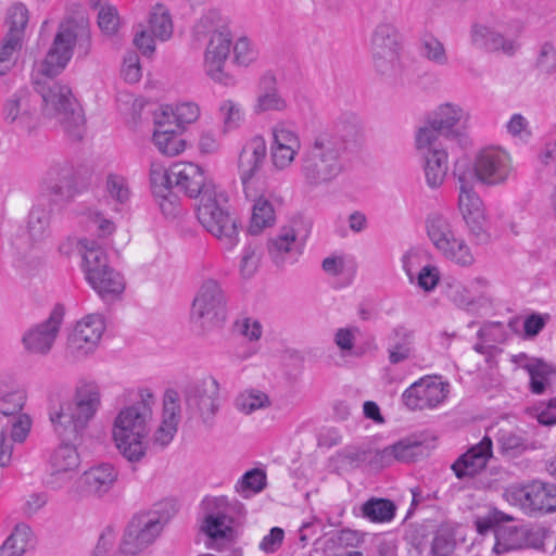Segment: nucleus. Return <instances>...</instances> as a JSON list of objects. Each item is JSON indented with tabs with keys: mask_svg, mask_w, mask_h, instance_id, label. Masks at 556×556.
<instances>
[{
	"mask_svg": "<svg viewBox=\"0 0 556 556\" xmlns=\"http://www.w3.org/2000/svg\"><path fill=\"white\" fill-rule=\"evenodd\" d=\"M338 134H321L305 149L301 156V175L304 182L312 187L332 184L343 172L342 153L345 138L355 139L359 135V124L355 117L345 126L337 125Z\"/></svg>",
	"mask_w": 556,
	"mask_h": 556,
	"instance_id": "1",
	"label": "nucleus"
},
{
	"mask_svg": "<svg viewBox=\"0 0 556 556\" xmlns=\"http://www.w3.org/2000/svg\"><path fill=\"white\" fill-rule=\"evenodd\" d=\"M156 404L149 389L138 391L137 400L123 406L112 421L111 435L118 453L129 463H139L148 451L147 438Z\"/></svg>",
	"mask_w": 556,
	"mask_h": 556,
	"instance_id": "2",
	"label": "nucleus"
},
{
	"mask_svg": "<svg viewBox=\"0 0 556 556\" xmlns=\"http://www.w3.org/2000/svg\"><path fill=\"white\" fill-rule=\"evenodd\" d=\"M232 55L233 63L248 66L258 56V49L251 37H211L203 55V72L215 84L224 87L237 85V78L226 66Z\"/></svg>",
	"mask_w": 556,
	"mask_h": 556,
	"instance_id": "3",
	"label": "nucleus"
},
{
	"mask_svg": "<svg viewBox=\"0 0 556 556\" xmlns=\"http://www.w3.org/2000/svg\"><path fill=\"white\" fill-rule=\"evenodd\" d=\"M101 404L100 386L94 381H80L72 399L50 413L53 430L60 437L76 439L96 417Z\"/></svg>",
	"mask_w": 556,
	"mask_h": 556,
	"instance_id": "4",
	"label": "nucleus"
},
{
	"mask_svg": "<svg viewBox=\"0 0 556 556\" xmlns=\"http://www.w3.org/2000/svg\"><path fill=\"white\" fill-rule=\"evenodd\" d=\"M37 92L43 102V115L56 124L73 139L79 140L85 131V117L83 110L72 97L71 89L59 83L40 81L35 78Z\"/></svg>",
	"mask_w": 556,
	"mask_h": 556,
	"instance_id": "5",
	"label": "nucleus"
},
{
	"mask_svg": "<svg viewBox=\"0 0 556 556\" xmlns=\"http://www.w3.org/2000/svg\"><path fill=\"white\" fill-rule=\"evenodd\" d=\"M77 244L85 277L91 288L104 300L119 296L125 290V279L109 265L103 248L88 238L79 239Z\"/></svg>",
	"mask_w": 556,
	"mask_h": 556,
	"instance_id": "6",
	"label": "nucleus"
},
{
	"mask_svg": "<svg viewBox=\"0 0 556 556\" xmlns=\"http://www.w3.org/2000/svg\"><path fill=\"white\" fill-rule=\"evenodd\" d=\"M513 172L511 157L498 147L480 150L472 163L458 161L454 167V176H471L472 182L493 187L505 184Z\"/></svg>",
	"mask_w": 556,
	"mask_h": 556,
	"instance_id": "7",
	"label": "nucleus"
},
{
	"mask_svg": "<svg viewBox=\"0 0 556 556\" xmlns=\"http://www.w3.org/2000/svg\"><path fill=\"white\" fill-rule=\"evenodd\" d=\"M224 192L208 190L200 198L197 216L201 225L216 237L224 248L231 250L238 243L236 219L226 210Z\"/></svg>",
	"mask_w": 556,
	"mask_h": 556,
	"instance_id": "8",
	"label": "nucleus"
},
{
	"mask_svg": "<svg viewBox=\"0 0 556 556\" xmlns=\"http://www.w3.org/2000/svg\"><path fill=\"white\" fill-rule=\"evenodd\" d=\"M173 514L169 502L157 503L153 509L136 515L122 542L123 552L138 554L155 542Z\"/></svg>",
	"mask_w": 556,
	"mask_h": 556,
	"instance_id": "9",
	"label": "nucleus"
},
{
	"mask_svg": "<svg viewBox=\"0 0 556 556\" xmlns=\"http://www.w3.org/2000/svg\"><path fill=\"white\" fill-rule=\"evenodd\" d=\"M186 414L211 425L220 408V386L215 377L205 376L184 390Z\"/></svg>",
	"mask_w": 556,
	"mask_h": 556,
	"instance_id": "10",
	"label": "nucleus"
},
{
	"mask_svg": "<svg viewBox=\"0 0 556 556\" xmlns=\"http://www.w3.org/2000/svg\"><path fill=\"white\" fill-rule=\"evenodd\" d=\"M203 508L205 517L201 525V531L208 539L206 546L218 548L217 542L229 539L232 534L231 513H240L243 506L237 501H230L227 496H214L203 501Z\"/></svg>",
	"mask_w": 556,
	"mask_h": 556,
	"instance_id": "11",
	"label": "nucleus"
},
{
	"mask_svg": "<svg viewBox=\"0 0 556 556\" xmlns=\"http://www.w3.org/2000/svg\"><path fill=\"white\" fill-rule=\"evenodd\" d=\"M226 294L217 279L206 278L199 286L191 305V318L203 329L219 325L226 315Z\"/></svg>",
	"mask_w": 556,
	"mask_h": 556,
	"instance_id": "12",
	"label": "nucleus"
},
{
	"mask_svg": "<svg viewBox=\"0 0 556 556\" xmlns=\"http://www.w3.org/2000/svg\"><path fill=\"white\" fill-rule=\"evenodd\" d=\"M503 497L526 514L556 510V485L541 481L511 484L505 489Z\"/></svg>",
	"mask_w": 556,
	"mask_h": 556,
	"instance_id": "13",
	"label": "nucleus"
},
{
	"mask_svg": "<svg viewBox=\"0 0 556 556\" xmlns=\"http://www.w3.org/2000/svg\"><path fill=\"white\" fill-rule=\"evenodd\" d=\"M415 147L422 157L426 184L431 189L441 187L448 172V153L440 141H435L433 130L416 132Z\"/></svg>",
	"mask_w": 556,
	"mask_h": 556,
	"instance_id": "14",
	"label": "nucleus"
},
{
	"mask_svg": "<svg viewBox=\"0 0 556 556\" xmlns=\"http://www.w3.org/2000/svg\"><path fill=\"white\" fill-rule=\"evenodd\" d=\"M91 48L90 37H53L38 74L53 78L61 74L71 61L75 49L79 56H86Z\"/></svg>",
	"mask_w": 556,
	"mask_h": 556,
	"instance_id": "15",
	"label": "nucleus"
},
{
	"mask_svg": "<svg viewBox=\"0 0 556 556\" xmlns=\"http://www.w3.org/2000/svg\"><path fill=\"white\" fill-rule=\"evenodd\" d=\"M470 112L463 105L454 102H444L439 104L427 117L424 126L416 132L424 130H433L435 141H440V136L457 137L469 126Z\"/></svg>",
	"mask_w": 556,
	"mask_h": 556,
	"instance_id": "16",
	"label": "nucleus"
},
{
	"mask_svg": "<svg viewBox=\"0 0 556 556\" xmlns=\"http://www.w3.org/2000/svg\"><path fill=\"white\" fill-rule=\"evenodd\" d=\"M458 185V210L469 231L479 239L486 237L484 205L475 190L471 176H455Z\"/></svg>",
	"mask_w": 556,
	"mask_h": 556,
	"instance_id": "17",
	"label": "nucleus"
},
{
	"mask_svg": "<svg viewBox=\"0 0 556 556\" xmlns=\"http://www.w3.org/2000/svg\"><path fill=\"white\" fill-rule=\"evenodd\" d=\"M450 392L447 382L433 377H424L407 388L403 403L412 410L434 408L441 404Z\"/></svg>",
	"mask_w": 556,
	"mask_h": 556,
	"instance_id": "18",
	"label": "nucleus"
},
{
	"mask_svg": "<svg viewBox=\"0 0 556 556\" xmlns=\"http://www.w3.org/2000/svg\"><path fill=\"white\" fill-rule=\"evenodd\" d=\"M266 151V142L260 136L253 137L243 146L239 155L238 167L244 194L254 195L255 187L261 185L256 175L263 165Z\"/></svg>",
	"mask_w": 556,
	"mask_h": 556,
	"instance_id": "19",
	"label": "nucleus"
},
{
	"mask_svg": "<svg viewBox=\"0 0 556 556\" xmlns=\"http://www.w3.org/2000/svg\"><path fill=\"white\" fill-rule=\"evenodd\" d=\"M105 330L104 318L100 314H89L79 320L68 338V350L76 357L94 352Z\"/></svg>",
	"mask_w": 556,
	"mask_h": 556,
	"instance_id": "20",
	"label": "nucleus"
},
{
	"mask_svg": "<svg viewBox=\"0 0 556 556\" xmlns=\"http://www.w3.org/2000/svg\"><path fill=\"white\" fill-rule=\"evenodd\" d=\"M63 317V307L55 306L46 320L33 326L24 333L22 341L25 349L33 354L49 353L60 331Z\"/></svg>",
	"mask_w": 556,
	"mask_h": 556,
	"instance_id": "21",
	"label": "nucleus"
},
{
	"mask_svg": "<svg viewBox=\"0 0 556 556\" xmlns=\"http://www.w3.org/2000/svg\"><path fill=\"white\" fill-rule=\"evenodd\" d=\"M301 150V140L293 127L278 123L273 127L270 161L278 170L288 169Z\"/></svg>",
	"mask_w": 556,
	"mask_h": 556,
	"instance_id": "22",
	"label": "nucleus"
},
{
	"mask_svg": "<svg viewBox=\"0 0 556 556\" xmlns=\"http://www.w3.org/2000/svg\"><path fill=\"white\" fill-rule=\"evenodd\" d=\"M80 464V456L73 444L61 443L49 457L50 475L48 485L54 490L64 486Z\"/></svg>",
	"mask_w": 556,
	"mask_h": 556,
	"instance_id": "23",
	"label": "nucleus"
},
{
	"mask_svg": "<svg viewBox=\"0 0 556 556\" xmlns=\"http://www.w3.org/2000/svg\"><path fill=\"white\" fill-rule=\"evenodd\" d=\"M267 252L277 267L294 264L302 254V244L295 228L292 225L282 226L268 239Z\"/></svg>",
	"mask_w": 556,
	"mask_h": 556,
	"instance_id": "24",
	"label": "nucleus"
},
{
	"mask_svg": "<svg viewBox=\"0 0 556 556\" xmlns=\"http://www.w3.org/2000/svg\"><path fill=\"white\" fill-rule=\"evenodd\" d=\"M489 281L479 276L464 283L452 280L446 283L447 298L459 308L470 311L488 301Z\"/></svg>",
	"mask_w": 556,
	"mask_h": 556,
	"instance_id": "25",
	"label": "nucleus"
},
{
	"mask_svg": "<svg viewBox=\"0 0 556 556\" xmlns=\"http://www.w3.org/2000/svg\"><path fill=\"white\" fill-rule=\"evenodd\" d=\"M492 457L493 443L485 435L453 463L452 470L458 479L473 478L486 467Z\"/></svg>",
	"mask_w": 556,
	"mask_h": 556,
	"instance_id": "26",
	"label": "nucleus"
},
{
	"mask_svg": "<svg viewBox=\"0 0 556 556\" xmlns=\"http://www.w3.org/2000/svg\"><path fill=\"white\" fill-rule=\"evenodd\" d=\"M174 185L187 195L202 197L206 191H213L216 187L206 179L204 170L191 162H179L172 165Z\"/></svg>",
	"mask_w": 556,
	"mask_h": 556,
	"instance_id": "27",
	"label": "nucleus"
},
{
	"mask_svg": "<svg viewBox=\"0 0 556 556\" xmlns=\"http://www.w3.org/2000/svg\"><path fill=\"white\" fill-rule=\"evenodd\" d=\"M117 477L112 464L102 463L86 470L78 479V486L85 495L100 498L112 490Z\"/></svg>",
	"mask_w": 556,
	"mask_h": 556,
	"instance_id": "28",
	"label": "nucleus"
},
{
	"mask_svg": "<svg viewBox=\"0 0 556 556\" xmlns=\"http://www.w3.org/2000/svg\"><path fill=\"white\" fill-rule=\"evenodd\" d=\"M400 47L395 37H374L372 62L380 75L392 78L400 74Z\"/></svg>",
	"mask_w": 556,
	"mask_h": 556,
	"instance_id": "29",
	"label": "nucleus"
},
{
	"mask_svg": "<svg viewBox=\"0 0 556 556\" xmlns=\"http://www.w3.org/2000/svg\"><path fill=\"white\" fill-rule=\"evenodd\" d=\"M180 421L179 395L174 390L165 392L161 422L152 435L153 444L165 447L174 439Z\"/></svg>",
	"mask_w": 556,
	"mask_h": 556,
	"instance_id": "30",
	"label": "nucleus"
},
{
	"mask_svg": "<svg viewBox=\"0 0 556 556\" xmlns=\"http://www.w3.org/2000/svg\"><path fill=\"white\" fill-rule=\"evenodd\" d=\"M31 418L27 414H18L2 427L0 432V466L7 467L12 459L13 444L23 443L31 429Z\"/></svg>",
	"mask_w": 556,
	"mask_h": 556,
	"instance_id": "31",
	"label": "nucleus"
},
{
	"mask_svg": "<svg viewBox=\"0 0 556 556\" xmlns=\"http://www.w3.org/2000/svg\"><path fill=\"white\" fill-rule=\"evenodd\" d=\"M254 192V195L245 194V197L253 201L250 232L256 235L264 228L274 225L276 214L273 203L274 193L271 191L261 189L260 185L255 187Z\"/></svg>",
	"mask_w": 556,
	"mask_h": 556,
	"instance_id": "32",
	"label": "nucleus"
},
{
	"mask_svg": "<svg viewBox=\"0 0 556 556\" xmlns=\"http://www.w3.org/2000/svg\"><path fill=\"white\" fill-rule=\"evenodd\" d=\"M415 331L406 325H397L388 336L387 354L391 365H397L414 355Z\"/></svg>",
	"mask_w": 556,
	"mask_h": 556,
	"instance_id": "33",
	"label": "nucleus"
},
{
	"mask_svg": "<svg viewBox=\"0 0 556 556\" xmlns=\"http://www.w3.org/2000/svg\"><path fill=\"white\" fill-rule=\"evenodd\" d=\"M73 168L68 164H56L48 169L43 186L54 202L68 200L73 195Z\"/></svg>",
	"mask_w": 556,
	"mask_h": 556,
	"instance_id": "34",
	"label": "nucleus"
},
{
	"mask_svg": "<svg viewBox=\"0 0 556 556\" xmlns=\"http://www.w3.org/2000/svg\"><path fill=\"white\" fill-rule=\"evenodd\" d=\"M287 108V102L279 93L277 88V80L273 73H265L258 84V94L253 104V112L257 115L271 112L283 111Z\"/></svg>",
	"mask_w": 556,
	"mask_h": 556,
	"instance_id": "35",
	"label": "nucleus"
},
{
	"mask_svg": "<svg viewBox=\"0 0 556 556\" xmlns=\"http://www.w3.org/2000/svg\"><path fill=\"white\" fill-rule=\"evenodd\" d=\"M51 211L41 199L30 211L26 227L27 241L30 247L40 245L50 237Z\"/></svg>",
	"mask_w": 556,
	"mask_h": 556,
	"instance_id": "36",
	"label": "nucleus"
},
{
	"mask_svg": "<svg viewBox=\"0 0 556 556\" xmlns=\"http://www.w3.org/2000/svg\"><path fill=\"white\" fill-rule=\"evenodd\" d=\"M426 230L429 240L437 251L457 236L451 219L440 213H433L428 216Z\"/></svg>",
	"mask_w": 556,
	"mask_h": 556,
	"instance_id": "37",
	"label": "nucleus"
},
{
	"mask_svg": "<svg viewBox=\"0 0 556 556\" xmlns=\"http://www.w3.org/2000/svg\"><path fill=\"white\" fill-rule=\"evenodd\" d=\"M34 110L29 105L28 98L23 92H16L7 100L3 106V117L10 124L21 127H29L33 121Z\"/></svg>",
	"mask_w": 556,
	"mask_h": 556,
	"instance_id": "38",
	"label": "nucleus"
},
{
	"mask_svg": "<svg viewBox=\"0 0 556 556\" xmlns=\"http://www.w3.org/2000/svg\"><path fill=\"white\" fill-rule=\"evenodd\" d=\"M437 252L445 261L460 268H469L476 262L471 248L468 245L467 241L458 235Z\"/></svg>",
	"mask_w": 556,
	"mask_h": 556,
	"instance_id": "39",
	"label": "nucleus"
},
{
	"mask_svg": "<svg viewBox=\"0 0 556 556\" xmlns=\"http://www.w3.org/2000/svg\"><path fill=\"white\" fill-rule=\"evenodd\" d=\"M230 18L220 10L212 8L202 13L194 24L195 35H225L230 31Z\"/></svg>",
	"mask_w": 556,
	"mask_h": 556,
	"instance_id": "40",
	"label": "nucleus"
},
{
	"mask_svg": "<svg viewBox=\"0 0 556 556\" xmlns=\"http://www.w3.org/2000/svg\"><path fill=\"white\" fill-rule=\"evenodd\" d=\"M33 531L26 523H17L0 547V556H23L33 541Z\"/></svg>",
	"mask_w": 556,
	"mask_h": 556,
	"instance_id": "41",
	"label": "nucleus"
},
{
	"mask_svg": "<svg viewBox=\"0 0 556 556\" xmlns=\"http://www.w3.org/2000/svg\"><path fill=\"white\" fill-rule=\"evenodd\" d=\"M174 30L168 10L161 4L152 8L149 13L147 28L136 35H172Z\"/></svg>",
	"mask_w": 556,
	"mask_h": 556,
	"instance_id": "42",
	"label": "nucleus"
},
{
	"mask_svg": "<svg viewBox=\"0 0 556 556\" xmlns=\"http://www.w3.org/2000/svg\"><path fill=\"white\" fill-rule=\"evenodd\" d=\"M153 142L157 150L166 156H176L186 149V141L176 134V128L154 130Z\"/></svg>",
	"mask_w": 556,
	"mask_h": 556,
	"instance_id": "43",
	"label": "nucleus"
},
{
	"mask_svg": "<svg viewBox=\"0 0 556 556\" xmlns=\"http://www.w3.org/2000/svg\"><path fill=\"white\" fill-rule=\"evenodd\" d=\"M266 486V475L261 469L247 471L236 483L235 491L243 498L260 493Z\"/></svg>",
	"mask_w": 556,
	"mask_h": 556,
	"instance_id": "44",
	"label": "nucleus"
},
{
	"mask_svg": "<svg viewBox=\"0 0 556 556\" xmlns=\"http://www.w3.org/2000/svg\"><path fill=\"white\" fill-rule=\"evenodd\" d=\"M362 514L372 522H386L394 517L395 506L389 500L371 498L362 505Z\"/></svg>",
	"mask_w": 556,
	"mask_h": 556,
	"instance_id": "45",
	"label": "nucleus"
},
{
	"mask_svg": "<svg viewBox=\"0 0 556 556\" xmlns=\"http://www.w3.org/2000/svg\"><path fill=\"white\" fill-rule=\"evenodd\" d=\"M418 51L421 58L431 63L438 65H444L447 63L448 58L446 47L439 37H420Z\"/></svg>",
	"mask_w": 556,
	"mask_h": 556,
	"instance_id": "46",
	"label": "nucleus"
},
{
	"mask_svg": "<svg viewBox=\"0 0 556 556\" xmlns=\"http://www.w3.org/2000/svg\"><path fill=\"white\" fill-rule=\"evenodd\" d=\"M149 176L153 193L161 198H166L170 187L174 185L172 166L166 169L163 164L152 162Z\"/></svg>",
	"mask_w": 556,
	"mask_h": 556,
	"instance_id": "47",
	"label": "nucleus"
},
{
	"mask_svg": "<svg viewBox=\"0 0 556 556\" xmlns=\"http://www.w3.org/2000/svg\"><path fill=\"white\" fill-rule=\"evenodd\" d=\"M456 540L454 528L450 523H442L438 527L431 545L435 556H451L455 549Z\"/></svg>",
	"mask_w": 556,
	"mask_h": 556,
	"instance_id": "48",
	"label": "nucleus"
},
{
	"mask_svg": "<svg viewBox=\"0 0 556 556\" xmlns=\"http://www.w3.org/2000/svg\"><path fill=\"white\" fill-rule=\"evenodd\" d=\"M235 405L239 412L250 415L258 409L267 408L270 405V400L262 391L248 390L238 395Z\"/></svg>",
	"mask_w": 556,
	"mask_h": 556,
	"instance_id": "49",
	"label": "nucleus"
},
{
	"mask_svg": "<svg viewBox=\"0 0 556 556\" xmlns=\"http://www.w3.org/2000/svg\"><path fill=\"white\" fill-rule=\"evenodd\" d=\"M97 24L103 35H116L123 30V20L118 10L112 4L100 5L97 14Z\"/></svg>",
	"mask_w": 556,
	"mask_h": 556,
	"instance_id": "50",
	"label": "nucleus"
},
{
	"mask_svg": "<svg viewBox=\"0 0 556 556\" xmlns=\"http://www.w3.org/2000/svg\"><path fill=\"white\" fill-rule=\"evenodd\" d=\"M526 369L530 375V388L534 394H542L551 384L553 370L549 365L534 361L526 365Z\"/></svg>",
	"mask_w": 556,
	"mask_h": 556,
	"instance_id": "51",
	"label": "nucleus"
},
{
	"mask_svg": "<svg viewBox=\"0 0 556 556\" xmlns=\"http://www.w3.org/2000/svg\"><path fill=\"white\" fill-rule=\"evenodd\" d=\"M105 190L108 197L119 204L127 203L131 195L127 178L115 173L106 176Z\"/></svg>",
	"mask_w": 556,
	"mask_h": 556,
	"instance_id": "52",
	"label": "nucleus"
},
{
	"mask_svg": "<svg viewBox=\"0 0 556 556\" xmlns=\"http://www.w3.org/2000/svg\"><path fill=\"white\" fill-rule=\"evenodd\" d=\"M23 47L21 37H8L0 43V75L7 74L14 65Z\"/></svg>",
	"mask_w": 556,
	"mask_h": 556,
	"instance_id": "53",
	"label": "nucleus"
},
{
	"mask_svg": "<svg viewBox=\"0 0 556 556\" xmlns=\"http://www.w3.org/2000/svg\"><path fill=\"white\" fill-rule=\"evenodd\" d=\"M394 460L399 462H414L425 453V447L421 442L415 439H405L391 445Z\"/></svg>",
	"mask_w": 556,
	"mask_h": 556,
	"instance_id": "54",
	"label": "nucleus"
},
{
	"mask_svg": "<svg viewBox=\"0 0 556 556\" xmlns=\"http://www.w3.org/2000/svg\"><path fill=\"white\" fill-rule=\"evenodd\" d=\"M28 10L23 4L12 5L5 15L4 26L8 35H20L26 31L28 26Z\"/></svg>",
	"mask_w": 556,
	"mask_h": 556,
	"instance_id": "55",
	"label": "nucleus"
},
{
	"mask_svg": "<svg viewBox=\"0 0 556 556\" xmlns=\"http://www.w3.org/2000/svg\"><path fill=\"white\" fill-rule=\"evenodd\" d=\"M473 45L489 52H502L507 55L513 54L517 49L511 37H476Z\"/></svg>",
	"mask_w": 556,
	"mask_h": 556,
	"instance_id": "56",
	"label": "nucleus"
},
{
	"mask_svg": "<svg viewBox=\"0 0 556 556\" xmlns=\"http://www.w3.org/2000/svg\"><path fill=\"white\" fill-rule=\"evenodd\" d=\"M500 451L504 456L515 458L529 448L528 442L516 433L504 431L498 438Z\"/></svg>",
	"mask_w": 556,
	"mask_h": 556,
	"instance_id": "57",
	"label": "nucleus"
},
{
	"mask_svg": "<svg viewBox=\"0 0 556 556\" xmlns=\"http://www.w3.org/2000/svg\"><path fill=\"white\" fill-rule=\"evenodd\" d=\"M89 29V18L85 12L68 14L60 24L55 35H83Z\"/></svg>",
	"mask_w": 556,
	"mask_h": 556,
	"instance_id": "58",
	"label": "nucleus"
},
{
	"mask_svg": "<svg viewBox=\"0 0 556 556\" xmlns=\"http://www.w3.org/2000/svg\"><path fill=\"white\" fill-rule=\"evenodd\" d=\"M26 402V393L23 390H15L5 393L0 397V413L4 416H16Z\"/></svg>",
	"mask_w": 556,
	"mask_h": 556,
	"instance_id": "59",
	"label": "nucleus"
},
{
	"mask_svg": "<svg viewBox=\"0 0 556 556\" xmlns=\"http://www.w3.org/2000/svg\"><path fill=\"white\" fill-rule=\"evenodd\" d=\"M121 77L127 84H137L142 77V68L137 53L128 52L122 63Z\"/></svg>",
	"mask_w": 556,
	"mask_h": 556,
	"instance_id": "60",
	"label": "nucleus"
},
{
	"mask_svg": "<svg viewBox=\"0 0 556 556\" xmlns=\"http://www.w3.org/2000/svg\"><path fill=\"white\" fill-rule=\"evenodd\" d=\"M260 257L261 254L256 245L249 244L243 249L240 257L239 269L244 278H250L255 274L258 267Z\"/></svg>",
	"mask_w": 556,
	"mask_h": 556,
	"instance_id": "61",
	"label": "nucleus"
},
{
	"mask_svg": "<svg viewBox=\"0 0 556 556\" xmlns=\"http://www.w3.org/2000/svg\"><path fill=\"white\" fill-rule=\"evenodd\" d=\"M368 448L369 446L364 445H350L338 453V458L344 465L358 467L367 464Z\"/></svg>",
	"mask_w": 556,
	"mask_h": 556,
	"instance_id": "62",
	"label": "nucleus"
},
{
	"mask_svg": "<svg viewBox=\"0 0 556 556\" xmlns=\"http://www.w3.org/2000/svg\"><path fill=\"white\" fill-rule=\"evenodd\" d=\"M219 112L225 131L235 129L240 125L242 121L241 108L232 100H225L219 106Z\"/></svg>",
	"mask_w": 556,
	"mask_h": 556,
	"instance_id": "63",
	"label": "nucleus"
},
{
	"mask_svg": "<svg viewBox=\"0 0 556 556\" xmlns=\"http://www.w3.org/2000/svg\"><path fill=\"white\" fill-rule=\"evenodd\" d=\"M174 113L176 127L179 128L194 123L200 116V108L193 102H184L175 108Z\"/></svg>",
	"mask_w": 556,
	"mask_h": 556,
	"instance_id": "64",
	"label": "nucleus"
}]
</instances>
